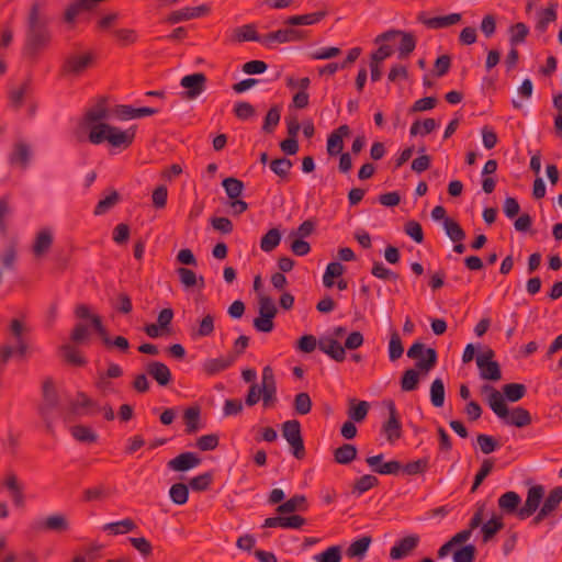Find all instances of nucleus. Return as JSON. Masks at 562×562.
Here are the masks:
<instances>
[{"mask_svg": "<svg viewBox=\"0 0 562 562\" xmlns=\"http://www.w3.org/2000/svg\"><path fill=\"white\" fill-rule=\"evenodd\" d=\"M222 186L231 200L239 198L244 190L243 181L234 177L224 179Z\"/></svg>", "mask_w": 562, "mask_h": 562, "instance_id": "nucleus-52", "label": "nucleus"}, {"mask_svg": "<svg viewBox=\"0 0 562 562\" xmlns=\"http://www.w3.org/2000/svg\"><path fill=\"white\" fill-rule=\"evenodd\" d=\"M206 76L203 72H194L182 77L180 85L186 90L182 92V99L193 100L206 89Z\"/></svg>", "mask_w": 562, "mask_h": 562, "instance_id": "nucleus-11", "label": "nucleus"}, {"mask_svg": "<svg viewBox=\"0 0 562 562\" xmlns=\"http://www.w3.org/2000/svg\"><path fill=\"white\" fill-rule=\"evenodd\" d=\"M318 349L337 362H342L346 359L344 346L334 337H321L318 339Z\"/></svg>", "mask_w": 562, "mask_h": 562, "instance_id": "nucleus-21", "label": "nucleus"}, {"mask_svg": "<svg viewBox=\"0 0 562 562\" xmlns=\"http://www.w3.org/2000/svg\"><path fill=\"white\" fill-rule=\"evenodd\" d=\"M317 562H340L341 549L339 546H331L315 557Z\"/></svg>", "mask_w": 562, "mask_h": 562, "instance_id": "nucleus-64", "label": "nucleus"}, {"mask_svg": "<svg viewBox=\"0 0 562 562\" xmlns=\"http://www.w3.org/2000/svg\"><path fill=\"white\" fill-rule=\"evenodd\" d=\"M292 161L286 157L276 158L270 161V170L277 175L281 180H288L290 170L292 168Z\"/></svg>", "mask_w": 562, "mask_h": 562, "instance_id": "nucleus-41", "label": "nucleus"}, {"mask_svg": "<svg viewBox=\"0 0 562 562\" xmlns=\"http://www.w3.org/2000/svg\"><path fill=\"white\" fill-rule=\"evenodd\" d=\"M522 499L520 495L514 491H508L498 498V507L506 515L517 514L520 519L527 518V501L519 508Z\"/></svg>", "mask_w": 562, "mask_h": 562, "instance_id": "nucleus-13", "label": "nucleus"}, {"mask_svg": "<svg viewBox=\"0 0 562 562\" xmlns=\"http://www.w3.org/2000/svg\"><path fill=\"white\" fill-rule=\"evenodd\" d=\"M16 346L13 348L10 345L0 346V369L2 370L8 363L12 355L15 352L20 357H24L29 349V344L25 339L15 341Z\"/></svg>", "mask_w": 562, "mask_h": 562, "instance_id": "nucleus-28", "label": "nucleus"}, {"mask_svg": "<svg viewBox=\"0 0 562 562\" xmlns=\"http://www.w3.org/2000/svg\"><path fill=\"white\" fill-rule=\"evenodd\" d=\"M494 350L488 347L476 356V366L480 371L481 379L487 381H498L502 379L499 363L494 360Z\"/></svg>", "mask_w": 562, "mask_h": 562, "instance_id": "nucleus-7", "label": "nucleus"}, {"mask_svg": "<svg viewBox=\"0 0 562 562\" xmlns=\"http://www.w3.org/2000/svg\"><path fill=\"white\" fill-rule=\"evenodd\" d=\"M419 373L414 369L406 370L401 378V389L404 392H411L417 389Z\"/></svg>", "mask_w": 562, "mask_h": 562, "instance_id": "nucleus-58", "label": "nucleus"}, {"mask_svg": "<svg viewBox=\"0 0 562 562\" xmlns=\"http://www.w3.org/2000/svg\"><path fill=\"white\" fill-rule=\"evenodd\" d=\"M70 432L72 437L80 442L93 443L98 440V435L90 427L85 425L72 426Z\"/></svg>", "mask_w": 562, "mask_h": 562, "instance_id": "nucleus-48", "label": "nucleus"}, {"mask_svg": "<svg viewBox=\"0 0 562 562\" xmlns=\"http://www.w3.org/2000/svg\"><path fill=\"white\" fill-rule=\"evenodd\" d=\"M348 404L347 414L349 419L356 423L363 422L370 409V404L367 401H357L356 398H350Z\"/></svg>", "mask_w": 562, "mask_h": 562, "instance_id": "nucleus-32", "label": "nucleus"}, {"mask_svg": "<svg viewBox=\"0 0 562 562\" xmlns=\"http://www.w3.org/2000/svg\"><path fill=\"white\" fill-rule=\"evenodd\" d=\"M54 243V236L50 228H42L35 235L32 245V252L34 258L41 259L47 255Z\"/></svg>", "mask_w": 562, "mask_h": 562, "instance_id": "nucleus-20", "label": "nucleus"}, {"mask_svg": "<svg viewBox=\"0 0 562 562\" xmlns=\"http://www.w3.org/2000/svg\"><path fill=\"white\" fill-rule=\"evenodd\" d=\"M407 357L411 359H418L416 368L420 371L428 372L437 363V351L434 348H425V345L416 341L407 350Z\"/></svg>", "mask_w": 562, "mask_h": 562, "instance_id": "nucleus-8", "label": "nucleus"}, {"mask_svg": "<svg viewBox=\"0 0 562 562\" xmlns=\"http://www.w3.org/2000/svg\"><path fill=\"white\" fill-rule=\"evenodd\" d=\"M557 3H550L548 8L537 12L536 31L540 33H544L547 31L548 25L557 20Z\"/></svg>", "mask_w": 562, "mask_h": 562, "instance_id": "nucleus-33", "label": "nucleus"}, {"mask_svg": "<svg viewBox=\"0 0 562 562\" xmlns=\"http://www.w3.org/2000/svg\"><path fill=\"white\" fill-rule=\"evenodd\" d=\"M543 496V486L535 485L529 487V516L533 515L531 524L539 525L544 520H549V525L552 526L554 524L552 515L562 502V486L553 488L540 507Z\"/></svg>", "mask_w": 562, "mask_h": 562, "instance_id": "nucleus-2", "label": "nucleus"}, {"mask_svg": "<svg viewBox=\"0 0 562 562\" xmlns=\"http://www.w3.org/2000/svg\"><path fill=\"white\" fill-rule=\"evenodd\" d=\"M345 272V267L338 261L328 263L326 271L323 276V283L326 288L334 285V279L340 277Z\"/></svg>", "mask_w": 562, "mask_h": 562, "instance_id": "nucleus-53", "label": "nucleus"}, {"mask_svg": "<svg viewBox=\"0 0 562 562\" xmlns=\"http://www.w3.org/2000/svg\"><path fill=\"white\" fill-rule=\"evenodd\" d=\"M494 468L493 459H484L477 473L474 476V481L471 487V492L474 493L479 486L483 483L487 475L492 472Z\"/></svg>", "mask_w": 562, "mask_h": 562, "instance_id": "nucleus-55", "label": "nucleus"}, {"mask_svg": "<svg viewBox=\"0 0 562 562\" xmlns=\"http://www.w3.org/2000/svg\"><path fill=\"white\" fill-rule=\"evenodd\" d=\"M60 350L68 363L77 367H82L87 363L86 359L74 346L66 344L60 347Z\"/></svg>", "mask_w": 562, "mask_h": 562, "instance_id": "nucleus-54", "label": "nucleus"}, {"mask_svg": "<svg viewBox=\"0 0 562 562\" xmlns=\"http://www.w3.org/2000/svg\"><path fill=\"white\" fill-rule=\"evenodd\" d=\"M372 276H374L378 279L381 280H389V281H396L398 279V273L390 270L386 268L383 262L381 261H374L372 269H371Z\"/></svg>", "mask_w": 562, "mask_h": 562, "instance_id": "nucleus-61", "label": "nucleus"}, {"mask_svg": "<svg viewBox=\"0 0 562 562\" xmlns=\"http://www.w3.org/2000/svg\"><path fill=\"white\" fill-rule=\"evenodd\" d=\"M395 36L402 37L400 46H398V58L400 59L407 58L409 56V54L413 53L416 47V38L412 33H407V32L398 31V30H391V31L380 34L375 38V42L378 43L380 41H390Z\"/></svg>", "mask_w": 562, "mask_h": 562, "instance_id": "nucleus-12", "label": "nucleus"}, {"mask_svg": "<svg viewBox=\"0 0 562 562\" xmlns=\"http://www.w3.org/2000/svg\"><path fill=\"white\" fill-rule=\"evenodd\" d=\"M281 241V232L278 228L269 229L260 240V248L265 252L274 250Z\"/></svg>", "mask_w": 562, "mask_h": 562, "instance_id": "nucleus-43", "label": "nucleus"}, {"mask_svg": "<svg viewBox=\"0 0 562 562\" xmlns=\"http://www.w3.org/2000/svg\"><path fill=\"white\" fill-rule=\"evenodd\" d=\"M233 364V357L226 355L218 358L206 359L202 364V370L206 375L213 376L227 370Z\"/></svg>", "mask_w": 562, "mask_h": 562, "instance_id": "nucleus-26", "label": "nucleus"}, {"mask_svg": "<svg viewBox=\"0 0 562 562\" xmlns=\"http://www.w3.org/2000/svg\"><path fill=\"white\" fill-rule=\"evenodd\" d=\"M233 113L238 120L247 121L256 114V109L249 102L239 101L235 103Z\"/></svg>", "mask_w": 562, "mask_h": 562, "instance_id": "nucleus-62", "label": "nucleus"}, {"mask_svg": "<svg viewBox=\"0 0 562 562\" xmlns=\"http://www.w3.org/2000/svg\"><path fill=\"white\" fill-rule=\"evenodd\" d=\"M503 528L504 522L502 517L493 516L481 527L483 542H488Z\"/></svg>", "mask_w": 562, "mask_h": 562, "instance_id": "nucleus-40", "label": "nucleus"}, {"mask_svg": "<svg viewBox=\"0 0 562 562\" xmlns=\"http://www.w3.org/2000/svg\"><path fill=\"white\" fill-rule=\"evenodd\" d=\"M308 508L307 499L304 495H294L286 502L277 507V513L280 515L294 513L296 510L305 512Z\"/></svg>", "mask_w": 562, "mask_h": 562, "instance_id": "nucleus-31", "label": "nucleus"}, {"mask_svg": "<svg viewBox=\"0 0 562 562\" xmlns=\"http://www.w3.org/2000/svg\"><path fill=\"white\" fill-rule=\"evenodd\" d=\"M419 540V536L415 533L400 539L391 548L390 558L392 560H402L406 558L411 552H413L418 547Z\"/></svg>", "mask_w": 562, "mask_h": 562, "instance_id": "nucleus-18", "label": "nucleus"}, {"mask_svg": "<svg viewBox=\"0 0 562 562\" xmlns=\"http://www.w3.org/2000/svg\"><path fill=\"white\" fill-rule=\"evenodd\" d=\"M137 528L135 521L132 518H125L120 521L109 522L103 526V530L111 535H123L131 532Z\"/></svg>", "mask_w": 562, "mask_h": 562, "instance_id": "nucleus-39", "label": "nucleus"}, {"mask_svg": "<svg viewBox=\"0 0 562 562\" xmlns=\"http://www.w3.org/2000/svg\"><path fill=\"white\" fill-rule=\"evenodd\" d=\"M79 408H93V411L86 412L85 414H93L100 411V408H97L95 403L90 397H88L87 394L80 392L78 393L77 401L71 402L69 405V409L66 412H61V416L64 417L65 420H67L71 415L81 414L79 412Z\"/></svg>", "mask_w": 562, "mask_h": 562, "instance_id": "nucleus-27", "label": "nucleus"}, {"mask_svg": "<svg viewBox=\"0 0 562 562\" xmlns=\"http://www.w3.org/2000/svg\"><path fill=\"white\" fill-rule=\"evenodd\" d=\"M42 527L46 530L52 531H67L69 529V522L67 518L61 514L48 516L43 522Z\"/></svg>", "mask_w": 562, "mask_h": 562, "instance_id": "nucleus-45", "label": "nucleus"}, {"mask_svg": "<svg viewBox=\"0 0 562 562\" xmlns=\"http://www.w3.org/2000/svg\"><path fill=\"white\" fill-rule=\"evenodd\" d=\"M357 448L351 443H344L334 451V460L339 464H349L357 457Z\"/></svg>", "mask_w": 562, "mask_h": 562, "instance_id": "nucleus-38", "label": "nucleus"}, {"mask_svg": "<svg viewBox=\"0 0 562 562\" xmlns=\"http://www.w3.org/2000/svg\"><path fill=\"white\" fill-rule=\"evenodd\" d=\"M282 437L289 442L293 456L297 460L305 458L306 451L301 431V423L297 419L286 420L281 425Z\"/></svg>", "mask_w": 562, "mask_h": 562, "instance_id": "nucleus-6", "label": "nucleus"}, {"mask_svg": "<svg viewBox=\"0 0 562 562\" xmlns=\"http://www.w3.org/2000/svg\"><path fill=\"white\" fill-rule=\"evenodd\" d=\"M442 225L451 241L459 243L465 239V232L457 221L452 218H445Z\"/></svg>", "mask_w": 562, "mask_h": 562, "instance_id": "nucleus-42", "label": "nucleus"}, {"mask_svg": "<svg viewBox=\"0 0 562 562\" xmlns=\"http://www.w3.org/2000/svg\"><path fill=\"white\" fill-rule=\"evenodd\" d=\"M18 246H19V239L18 237H12L8 245L5 246L3 252L0 256V262L2 263V267L7 270H13L14 263L16 260L18 255Z\"/></svg>", "mask_w": 562, "mask_h": 562, "instance_id": "nucleus-35", "label": "nucleus"}, {"mask_svg": "<svg viewBox=\"0 0 562 562\" xmlns=\"http://www.w3.org/2000/svg\"><path fill=\"white\" fill-rule=\"evenodd\" d=\"M210 7L201 4L199 7H186L180 10L172 11L167 18L166 22L169 24H177L182 21H189L209 14Z\"/></svg>", "mask_w": 562, "mask_h": 562, "instance_id": "nucleus-16", "label": "nucleus"}, {"mask_svg": "<svg viewBox=\"0 0 562 562\" xmlns=\"http://www.w3.org/2000/svg\"><path fill=\"white\" fill-rule=\"evenodd\" d=\"M502 395L505 401L517 402L526 394V385L521 383H508L502 387Z\"/></svg>", "mask_w": 562, "mask_h": 562, "instance_id": "nucleus-44", "label": "nucleus"}, {"mask_svg": "<svg viewBox=\"0 0 562 562\" xmlns=\"http://www.w3.org/2000/svg\"><path fill=\"white\" fill-rule=\"evenodd\" d=\"M146 372L160 386H167L172 381V374L167 364L160 361H150L146 366Z\"/></svg>", "mask_w": 562, "mask_h": 562, "instance_id": "nucleus-24", "label": "nucleus"}, {"mask_svg": "<svg viewBox=\"0 0 562 562\" xmlns=\"http://www.w3.org/2000/svg\"><path fill=\"white\" fill-rule=\"evenodd\" d=\"M326 15L327 11L324 10L302 15H292L284 21V24L290 26L313 25L322 21Z\"/></svg>", "mask_w": 562, "mask_h": 562, "instance_id": "nucleus-29", "label": "nucleus"}, {"mask_svg": "<svg viewBox=\"0 0 562 562\" xmlns=\"http://www.w3.org/2000/svg\"><path fill=\"white\" fill-rule=\"evenodd\" d=\"M201 408L198 405L188 407L183 413V422L186 425V432L188 435L195 434L201 428Z\"/></svg>", "mask_w": 562, "mask_h": 562, "instance_id": "nucleus-30", "label": "nucleus"}, {"mask_svg": "<svg viewBox=\"0 0 562 562\" xmlns=\"http://www.w3.org/2000/svg\"><path fill=\"white\" fill-rule=\"evenodd\" d=\"M120 201V193L114 189H110L109 194L104 199H101L95 205L93 214L95 216L103 215L113 209Z\"/></svg>", "mask_w": 562, "mask_h": 562, "instance_id": "nucleus-37", "label": "nucleus"}, {"mask_svg": "<svg viewBox=\"0 0 562 562\" xmlns=\"http://www.w3.org/2000/svg\"><path fill=\"white\" fill-rule=\"evenodd\" d=\"M201 459L194 452H183L168 462V468L177 472H186L198 467Z\"/></svg>", "mask_w": 562, "mask_h": 562, "instance_id": "nucleus-25", "label": "nucleus"}, {"mask_svg": "<svg viewBox=\"0 0 562 562\" xmlns=\"http://www.w3.org/2000/svg\"><path fill=\"white\" fill-rule=\"evenodd\" d=\"M233 41L238 43L249 41L262 43V36L256 31L255 24H245L233 31Z\"/></svg>", "mask_w": 562, "mask_h": 562, "instance_id": "nucleus-34", "label": "nucleus"}, {"mask_svg": "<svg viewBox=\"0 0 562 562\" xmlns=\"http://www.w3.org/2000/svg\"><path fill=\"white\" fill-rule=\"evenodd\" d=\"M135 135L136 131L134 127L122 131L106 123H99L91 126L88 138L94 145L108 140L114 148L126 149L133 144Z\"/></svg>", "mask_w": 562, "mask_h": 562, "instance_id": "nucleus-4", "label": "nucleus"}, {"mask_svg": "<svg viewBox=\"0 0 562 562\" xmlns=\"http://www.w3.org/2000/svg\"><path fill=\"white\" fill-rule=\"evenodd\" d=\"M113 113L119 119L126 121L154 115L158 113V110L149 106L134 108L127 104H119L113 109Z\"/></svg>", "mask_w": 562, "mask_h": 562, "instance_id": "nucleus-22", "label": "nucleus"}, {"mask_svg": "<svg viewBox=\"0 0 562 562\" xmlns=\"http://www.w3.org/2000/svg\"><path fill=\"white\" fill-rule=\"evenodd\" d=\"M213 473L205 472L190 480L189 485L195 492L207 491L213 482Z\"/></svg>", "mask_w": 562, "mask_h": 562, "instance_id": "nucleus-59", "label": "nucleus"}, {"mask_svg": "<svg viewBox=\"0 0 562 562\" xmlns=\"http://www.w3.org/2000/svg\"><path fill=\"white\" fill-rule=\"evenodd\" d=\"M404 347L401 337L396 330L391 333L389 342V358L391 361H396L403 356Z\"/></svg>", "mask_w": 562, "mask_h": 562, "instance_id": "nucleus-57", "label": "nucleus"}, {"mask_svg": "<svg viewBox=\"0 0 562 562\" xmlns=\"http://www.w3.org/2000/svg\"><path fill=\"white\" fill-rule=\"evenodd\" d=\"M476 548L474 544H465L453 553L454 562H474Z\"/></svg>", "mask_w": 562, "mask_h": 562, "instance_id": "nucleus-63", "label": "nucleus"}, {"mask_svg": "<svg viewBox=\"0 0 562 562\" xmlns=\"http://www.w3.org/2000/svg\"><path fill=\"white\" fill-rule=\"evenodd\" d=\"M31 158V146L27 143L21 140L13 145V149L8 156V161L11 166H18L24 170L29 167Z\"/></svg>", "mask_w": 562, "mask_h": 562, "instance_id": "nucleus-17", "label": "nucleus"}, {"mask_svg": "<svg viewBox=\"0 0 562 562\" xmlns=\"http://www.w3.org/2000/svg\"><path fill=\"white\" fill-rule=\"evenodd\" d=\"M176 272L180 279L181 284L186 289H190L195 285H199V288L202 289L205 285L204 278L202 276L198 278L196 273L191 269L180 267L176 270Z\"/></svg>", "mask_w": 562, "mask_h": 562, "instance_id": "nucleus-36", "label": "nucleus"}, {"mask_svg": "<svg viewBox=\"0 0 562 562\" xmlns=\"http://www.w3.org/2000/svg\"><path fill=\"white\" fill-rule=\"evenodd\" d=\"M389 418L382 425V432L385 435L390 443L395 442L402 437V424L393 401L386 402Z\"/></svg>", "mask_w": 562, "mask_h": 562, "instance_id": "nucleus-14", "label": "nucleus"}, {"mask_svg": "<svg viewBox=\"0 0 562 562\" xmlns=\"http://www.w3.org/2000/svg\"><path fill=\"white\" fill-rule=\"evenodd\" d=\"M445 384L441 379H435L430 385V402L435 407H441L445 403Z\"/></svg>", "mask_w": 562, "mask_h": 562, "instance_id": "nucleus-51", "label": "nucleus"}, {"mask_svg": "<svg viewBox=\"0 0 562 562\" xmlns=\"http://www.w3.org/2000/svg\"><path fill=\"white\" fill-rule=\"evenodd\" d=\"M378 485L379 480L376 476L371 474H364L355 481L352 493L359 496Z\"/></svg>", "mask_w": 562, "mask_h": 562, "instance_id": "nucleus-49", "label": "nucleus"}, {"mask_svg": "<svg viewBox=\"0 0 562 562\" xmlns=\"http://www.w3.org/2000/svg\"><path fill=\"white\" fill-rule=\"evenodd\" d=\"M43 402L38 406V414L45 423L46 430L54 434L52 413L59 405V396L52 379H46L43 383Z\"/></svg>", "mask_w": 562, "mask_h": 562, "instance_id": "nucleus-5", "label": "nucleus"}, {"mask_svg": "<svg viewBox=\"0 0 562 562\" xmlns=\"http://www.w3.org/2000/svg\"><path fill=\"white\" fill-rule=\"evenodd\" d=\"M93 61L94 55L91 52L70 54L61 65V74L65 76H79L91 67Z\"/></svg>", "mask_w": 562, "mask_h": 562, "instance_id": "nucleus-9", "label": "nucleus"}, {"mask_svg": "<svg viewBox=\"0 0 562 562\" xmlns=\"http://www.w3.org/2000/svg\"><path fill=\"white\" fill-rule=\"evenodd\" d=\"M109 117V110L106 106V100L100 99L95 105L89 109L82 120V124L91 131L92 125L103 123V120Z\"/></svg>", "mask_w": 562, "mask_h": 562, "instance_id": "nucleus-23", "label": "nucleus"}, {"mask_svg": "<svg viewBox=\"0 0 562 562\" xmlns=\"http://www.w3.org/2000/svg\"><path fill=\"white\" fill-rule=\"evenodd\" d=\"M307 37V32L302 30H295L292 27L281 29L274 32H270L262 36V44L267 47H271L273 43H292L300 42Z\"/></svg>", "mask_w": 562, "mask_h": 562, "instance_id": "nucleus-10", "label": "nucleus"}, {"mask_svg": "<svg viewBox=\"0 0 562 562\" xmlns=\"http://www.w3.org/2000/svg\"><path fill=\"white\" fill-rule=\"evenodd\" d=\"M417 21L426 25L428 29H445L459 23L461 21V14L450 13L443 16L427 18L426 12L422 11L417 15Z\"/></svg>", "mask_w": 562, "mask_h": 562, "instance_id": "nucleus-19", "label": "nucleus"}, {"mask_svg": "<svg viewBox=\"0 0 562 562\" xmlns=\"http://www.w3.org/2000/svg\"><path fill=\"white\" fill-rule=\"evenodd\" d=\"M281 119V109L279 105H273L269 109L267 112L263 124H262V131L267 134H271L276 127L279 125Z\"/></svg>", "mask_w": 562, "mask_h": 562, "instance_id": "nucleus-50", "label": "nucleus"}, {"mask_svg": "<svg viewBox=\"0 0 562 562\" xmlns=\"http://www.w3.org/2000/svg\"><path fill=\"white\" fill-rule=\"evenodd\" d=\"M46 7L47 2L45 0H34L26 18L22 55L33 61L37 59L40 54L52 42V32L49 30L52 20L46 13Z\"/></svg>", "mask_w": 562, "mask_h": 562, "instance_id": "nucleus-1", "label": "nucleus"}, {"mask_svg": "<svg viewBox=\"0 0 562 562\" xmlns=\"http://www.w3.org/2000/svg\"><path fill=\"white\" fill-rule=\"evenodd\" d=\"M481 393L486 395V402L494 414L504 420L505 424L516 427H524L527 425V409L516 407L508 411L505 398L502 393L490 384H484L481 387Z\"/></svg>", "mask_w": 562, "mask_h": 562, "instance_id": "nucleus-3", "label": "nucleus"}, {"mask_svg": "<svg viewBox=\"0 0 562 562\" xmlns=\"http://www.w3.org/2000/svg\"><path fill=\"white\" fill-rule=\"evenodd\" d=\"M294 411L299 415H306L312 409V400L308 393L301 392L297 393L294 397L293 402Z\"/></svg>", "mask_w": 562, "mask_h": 562, "instance_id": "nucleus-60", "label": "nucleus"}, {"mask_svg": "<svg viewBox=\"0 0 562 562\" xmlns=\"http://www.w3.org/2000/svg\"><path fill=\"white\" fill-rule=\"evenodd\" d=\"M171 501L177 505H184L189 498V488L183 483H175L169 490Z\"/></svg>", "mask_w": 562, "mask_h": 562, "instance_id": "nucleus-56", "label": "nucleus"}, {"mask_svg": "<svg viewBox=\"0 0 562 562\" xmlns=\"http://www.w3.org/2000/svg\"><path fill=\"white\" fill-rule=\"evenodd\" d=\"M371 542L372 538L370 536L361 537L349 546L347 549V555L349 558H363Z\"/></svg>", "mask_w": 562, "mask_h": 562, "instance_id": "nucleus-46", "label": "nucleus"}, {"mask_svg": "<svg viewBox=\"0 0 562 562\" xmlns=\"http://www.w3.org/2000/svg\"><path fill=\"white\" fill-rule=\"evenodd\" d=\"M31 79H26L18 89H14L10 92V103L12 108L19 110L22 104L24 98L31 92Z\"/></svg>", "mask_w": 562, "mask_h": 562, "instance_id": "nucleus-47", "label": "nucleus"}, {"mask_svg": "<svg viewBox=\"0 0 562 562\" xmlns=\"http://www.w3.org/2000/svg\"><path fill=\"white\" fill-rule=\"evenodd\" d=\"M261 398L263 407H272L277 402V383L272 369L267 366L262 370Z\"/></svg>", "mask_w": 562, "mask_h": 562, "instance_id": "nucleus-15", "label": "nucleus"}]
</instances>
